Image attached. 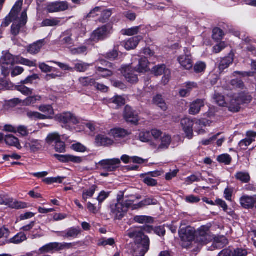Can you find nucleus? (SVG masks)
Masks as SVG:
<instances>
[{"instance_id":"f257e3e1","label":"nucleus","mask_w":256,"mask_h":256,"mask_svg":"<svg viewBox=\"0 0 256 256\" xmlns=\"http://www.w3.org/2000/svg\"><path fill=\"white\" fill-rule=\"evenodd\" d=\"M128 236L135 240L134 246V256H144L149 250L150 240L144 235L140 228L132 229L128 232Z\"/></svg>"},{"instance_id":"f03ea898","label":"nucleus","mask_w":256,"mask_h":256,"mask_svg":"<svg viewBox=\"0 0 256 256\" xmlns=\"http://www.w3.org/2000/svg\"><path fill=\"white\" fill-rule=\"evenodd\" d=\"M124 194L122 195H118L117 197V202L112 204L110 206L111 214L117 220H121L126 214L129 208L132 210L134 200H123Z\"/></svg>"},{"instance_id":"7ed1b4c3","label":"nucleus","mask_w":256,"mask_h":256,"mask_svg":"<svg viewBox=\"0 0 256 256\" xmlns=\"http://www.w3.org/2000/svg\"><path fill=\"white\" fill-rule=\"evenodd\" d=\"M251 100V96L245 93L228 96L226 98L227 104L226 107H227L230 112H238L240 109V104L250 102Z\"/></svg>"},{"instance_id":"20e7f679","label":"nucleus","mask_w":256,"mask_h":256,"mask_svg":"<svg viewBox=\"0 0 256 256\" xmlns=\"http://www.w3.org/2000/svg\"><path fill=\"white\" fill-rule=\"evenodd\" d=\"M172 142L170 136L161 131V134L158 139L150 142V146L155 152H158L168 148Z\"/></svg>"},{"instance_id":"39448f33","label":"nucleus","mask_w":256,"mask_h":256,"mask_svg":"<svg viewBox=\"0 0 256 256\" xmlns=\"http://www.w3.org/2000/svg\"><path fill=\"white\" fill-rule=\"evenodd\" d=\"M17 56H14L10 53L6 52L0 59V67L2 74L4 77L10 74L12 66L16 64Z\"/></svg>"},{"instance_id":"423d86ee","label":"nucleus","mask_w":256,"mask_h":256,"mask_svg":"<svg viewBox=\"0 0 256 256\" xmlns=\"http://www.w3.org/2000/svg\"><path fill=\"white\" fill-rule=\"evenodd\" d=\"M79 37L78 30L77 29L68 30L62 32L60 35L62 44L66 46L68 48H72L74 42L78 41Z\"/></svg>"},{"instance_id":"0eeeda50","label":"nucleus","mask_w":256,"mask_h":256,"mask_svg":"<svg viewBox=\"0 0 256 256\" xmlns=\"http://www.w3.org/2000/svg\"><path fill=\"white\" fill-rule=\"evenodd\" d=\"M178 234L181 240L183 242L182 246L188 248L194 238V231L192 228L181 225Z\"/></svg>"},{"instance_id":"6e6552de","label":"nucleus","mask_w":256,"mask_h":256,"mask_svg":"<svg viewBox=\"0 0 256 256\" xmlns=\"http://www.w3.org/2000/svg\"><path fill=\"white\" fill-rule=\"evenodd\" d=\"M112 32V28L110 25H104L94 30L91 34L90 39L94 42L103 40L108 38Z\"/></svg>"},{"instance_id":"1a4fd4ad","label":"nucleus","mask_w":256,"mask_h":256,"mask_svg":"<svg viewBox=\"0 0 256 256\" xmlns=\"http://www.w3.org/2000/svg\"><path fill=\"white\" fill-rule=\"evenodd\" d=\"M27 22L26 10L22 12L20 17L18 18L14 22L11 27V32L14 36H17L21 32Z\"/></svg>"},{"instance_id":"9d476101","label":"nucleus","mask_w":256,"mask_h":256,"mask_svg":"<svg viewBox=\"0 0 256 256\" xmlns=\"http://www.w3.org/2000/svg\"><path fill=\"white\" fill-rule=\"evenodd\" d=\"M22 5V0H20L16 2L9 15L2 22L1 25L2 27H7L12 20L14 22L16 19H17L18 14L21 10Z\"/></svg>"},{"instance_id":"9b49d317","label":"nucleus","mask_w":256,"mask_h":256,"mask_svg":"<svg viewBox=\"0 0 256 256\" xmlns=\"http://www.w3.org/2000/svg\"><path fill=\"white\" fill-rule=\"evenodd\" d=\"M177 60L181 67L185 70H190L192 68V56L188 48H184V54L179 56Z\"/></svg>"},{"instance_id":"f8f14e48","label":"nucleus","mask_w":256,"mask_h":256,"mask_svg":"<svg viewBox=\"0 0 256 256\" xmlns=\"http://www.w3.org/2000/svg\"><path fill=\"white\" fill-rule=\"evenodd\" d=\"M161 134V131L158 129H152L150 131L141 132L139 134L138 138L140 140L144 142H154L152 140V137L154 140L158 139Z\"/></svg>"},{"instance_id":"ddd939ff","label":"nucleus","mask_w":256,"mask_h":256,"mask_svg":"<svg viewBox=\"0 0 256 256\" xmlns=\"http://www.w3.org/2000/svg\"><path fill=\"white\" fill-rule=\"evenodd\" d=\"M0 205L8 206L15 209L24 208L26 207V203L14 200L12 198L2 195H0Z\"/></svg>"},{"instance_id":"4468645a","label":"nucleus","mask_w":256,"mask_h":256,"mask_svg":"<svg viewBox=\"0 0 256 256\" xmlns=\"http://www.w3.org/2000/svg\"><path fill=\"white\" fill-rule=\"evenodd\" d=\"M58 120L64 124H76L80 123V119L78 118L73 114L66 112L58 114L56 116Z\"/></svg>"},{"instance_id":"2eb2a0df","label":"nucleus","mask_w":256,"mask_h":256,"mask_svg":"<svg viewBox=\"0 0 256 256\" xmlns=\"http://www.w3.org/2000/svg\"><path fill=\"white\" fill-rule=\"evenodd\" d=\"M120 163L118 158L108 159L101 160L99 162L100 168L108 172H113L118 168V165Z\"/></svg>"},{"instance_id":"dca6fc26","label":"nucleus","mask_w":256,"mask_h":256,"mask_svg":"<svg viewBox=\"0 0 256 256\" xmlns=\"http://www.w3.org/2000/svg\"><path fill=\"white\" fill-rule=\"evenodd\" d=\"M180 124L186 137L190 140L192 139L194 136V120L190 118H184L182 119Z\"/></svg>"},{"instance_id":"f3484780","label":"nucleus","mask_w":256,"mask_h":256,"mask_svg":"<svg viewBox=\"0 0 256 256\" xmlns=\"http://www.w3.org/2000/svg\"><path fill=\"white\" fill-rule=\"evenodd\" d=\"M241 206L246 209L256 208V195H243L240 199Z\"/></svg>"},{"instance_id":"a211bd4d","label":"nucleus","mask_w":256,"mask_h":256,"mask_svg":"<svg viewBox=\"0 0 256 256\" xmlns=\"http://www.w3.org/2000/svg\"><path fill=\"white\" fill-rule=\"evenodd\" d=\"M152 72L156 76L162 75L164 73V76L162 78V82L164 84H166L168 82L170 72L169 70L166 69L164 65H158L154 67L152 69Z\"/></svg>"},{"instance_id":"6ab92c4d","label":"nucleus","mask_w":256,"mask_h":256,"mask_svg":"<svg viewBox=\"0 0 256 256\" xmlns=\"http://www.w3.org/2000/svg\"><path fill=\"white\" fill-rule=\"evenodd\" d=\"M54 156L60 162H72L74 164H80L84 160V158L82 157L76 156L70 154L60 155L55 154Z\"/></svg>"},{"instance_id":"aec40b11","label":"nucleus","mask_w":256,"mask_h":256,"mask_svg":"<svg viewBox=\"0 0 256 256\" xmlns=\"http://www.w3.org/2000/svg\"><path fill=\"white\" fill-rule=\"evenodd\" d=\"M124 116L126 121L129 122L136 124L138 121V114L128 106L125 107Z\"/></svg>"},{"instance_id":"412c9836","label":"nucleus","mask_w":256,"mask_h":256,"mask_svg":"<svg viewBox=\"0 0 256 256\" xmlns=\"http://www.w3.org/2000/svg\"><path fill=\"white\" fill-rule=\"evenodd\" d=\"M204 106V103L202 100H196L190 104L189 114L192 115H196L200 111L201 108Z\"/></svg>"},{"instance_id":"4be33fe9","label":"nucleus","mask_w":256,"mask_h":256,"mask_svg":"<svg viewBox=\"0 0 256 256\" xmlns=\"http://www.w3.org/2000/svg\"><path fill=\"white\" fill-rule=\"evenodd\" d=\"M44 40H39L32 44L29 45L27 48V52L31 54H38L42 47L44 45Z\"/></svg>"},{"instance_id":"5701e85b","label":"nucleus","mask_w":256,"mask_h":256,"mask_svg":"<svg viewBox=\"0 0 256 256\" xmlns=\"http://www.w3.org/2000/svg\"><path fill=\"white\" fill-rule=\"evenodd\" d=\"M140 38L141 37L140 36H134L128 40L124 41L122 42V44L128 50H133L137 46Z\"/></svg>"},{"instance_id":"b1692460","label":"nucleus","mask_w":256,"mask_h":256,"mask_svg":"<svg viewBox=\"0 0 256 256\" xmlns=\"http://www.w3.org/2000/svg\"><path fill=\"white\" fill-rule=\"evenodd\" d=\"M24 147L29 149L31 152H35L40 150L42 147L40 140L34 139H28L25 143Z\"/></svg>"},{"instance_id":"393cba45","label":"nucleus","mask_w":256,"mask_h":256,"mask_svg":"<svg viewBox=\"0 0 256 256\" xmlns=\"http://www.w3.org/2000/svg\"><path fill=\"white\" fill-rule=\"evenodd\" d=\"M64 18H46L44 20L42 24V26H60L64 24V22H62V20Z\"/></svg>"},{"instance_id":"a878e982","label":"nucleus","mask_w":256,"mask_h":256,"mask_svg":"<svg viewBox=\"0 0 256 256\" xmlns=\"http://www.w3.org/2000/svg\"><path fill=\"white\" fill-rule=\"evenodd\" d=\"M42 96L40 95H34L33 96H30L26 98L24 100H21L18 98L16 99L18 103H22L23 106H30L35 104L36 102L42 100Z\"/></svg>"},{"instance_id":"bb28decb","label":"nucleus","mask_w":256,"mask_h":256,"mask_svg":"<svg viewBox=\"0 0 256 256\" xmlns=\"http://www.w3.org/2000/svg\"><path fill=\"white\" fill-rule=\"evenodd\" d=\"M122 72L124 78L129 82L134 84L138 81V78L136 75L132 72V70L129 66L125 68Z\"/></svg>"},{"instance_id":"cd10ccee","label":"nucleus","mask_w":256,"mask_h":256,"mask_svg":"<svg viewBox=\"0 0 256 256\" xmlns=\"http://www.w3.org/2000/svg\"><path fill=\"white\" fill-rule=\"evenodd\" d=\"M158 176V172H152L150 174H144L142 175V177L144 178L143 182L144 184L148 186H154L157 185L156 180L152 178Z\"/></svg>"},{"instance_id":"c85d7f7f","label":"nucleus","mask_w":256,"mask_h":256,"mask_svg":"<svg viewBox=\"0 0 256 256\" xmlns=\"http://www.w3.org/2000/svg\"><path fill=\"white\" fill-rule=\"evenodd\" d=\"M150 63L146 58H141L138 64L135 68V70L138 72H146L150 70Z\"/></svg>"},{"instance_id":"c756f323","label":"nucleus","mask_w":256,"mask_h":256,"mask_svg":"<svg viewBox=\"0 0 256 256\" xmlns=\"http://www.w3.org/2000/svg\"><path fill=\"white\" fill-rule=\"evenodd\" d=\"M130 134V132L122 128L112 129L110 132V134L114 136V138H124Z\"/></svg>"},{"instance_id":"7c9ffc66","label":"nucleus","mask_w":256,"mask_h":256,"mask_svg":"<svg viewBox=\"0 0 256 256\" xmlns=\"http://www.w3.org/2000/svg\"><path fill=\"white\" fill-rule=\"evenodd\" d=\"M228 244L226 238L224 236H218L214 238L210 250H213L216 248H221Z\"/></svg>"},{"instance_id":"2f4dec72","label":"nucleus","mask_w":256,"mask_h":256,"mask_svg":"<svg viewBox=\"0 0 256 256\" xmlns=\"http://www.w3.org/2000/svg\"><path fill=\"white\" fill-rule=\"evenodd\" d=\"M158 201L154 198H148L140 202L138 204H133L132 210H136L150 205H156L158 204Z\"/></svg>"},{"instance_id":"473e14b6","label":"nucleus","mask_w":256,"mask_h":256,"mask_svg":"<svg viewBox=\"0 0 256 256\" xmlns=\"http://www.w3.org/2000/svg\"><path fill=\"white\" fill-rule=\"evenodd\" d=\"M96 143L98 146H108L112 145L114 142L104 136L99 134L96 138Z\"/></svg>"},{"instance_id":"72a5a7b5","label":"nucleus","mask_w":256,"mask_h":256,"mask_svg":"<svg viewBox=\"0 0 256 256\" xmlns=\"http://www.w3.org/2000/svg\"><path fill=\"white\" fill-rule=\"evenodd\" d=\"M38 109L41 112L45 114L44 116L48 117L46 119L52 118L54 114V110L51 105L42 104L38 106Z\"/></svg>"},{"instance_id":"f704fd0d","label":"nucleus","mask_w":256,"mask_h":256,"mask_svg":"<svg viewBox=\"0 0 256 256\" xmlns=\"http://www.w3.org/2000/svg\"><path fill=\"white\" fill-rule=\"evenodd\" d=\"M59 242H50L45 244L39 249V252L40 254L50 252L54 250L56 251L58 250Z\"/></svg>"},{"instance_id":"c9c22d12","label":"nucleus","mask_w":256,"mask_h":256,"mask_svg":"<svg viewBox=\"0 0 256 256\" xmlns=\"http://www.w3.org/2000/svg\"><path fill=\"white\" fill-rule=\"evenodd\" d=\"M81 232V230L79 228H71L68 229L66 231L62 232L61 236L64 238H73L78 236Z\"/></svg>"},{"instance_id":"e433bc0d","label":"nucleus","mask_w":256,"mask_h":256,"mask_svg":"<svg viewBox=\"0 0 256 256\" xmlns=\"http://www.w3.org/2000/svg\"><path fill=\"white\" fill-rule=\"evenodd\" d=\"M26 116L32 120H46V116H44L43 114H42L38 112L32 111L28 110L26 111Z\"/></svg>"},{"instance_id":"4c0bfd02","label":"nucleus","mask_w":256,"mask_h":256,"mask_svg":"<svg viewBox=\"0 0 256 256\" xmlns=\"http://www.w3.org/2000/svg\"><path fill=\"white\" fill-rule=\"evenodd\" d=\"M61 140L60 135L57 132H54L50 133L48 135L46 140V142L49 144H51L52 146H54V145H55Z\"/></svg>"},{"instance_id":"58836bf2","label":"nucleus","mask_w":256,"mask_h":256,"mask_svg":"<svg viewBox=\"0 0 256 256\" xmlns=\"http://www.w3.org/2000/svg\"><path fill=\"white\" fill-rule=\"evenodd\" d=\"M4 140L6 143L9 146H15L18 149L22 148L18 138L12 134L6 136Z\"/></svg>"},{"instance_id":"ea45409f","label":"nucleus","mask_w":256,"mask_h":256,"mask_svg":"<svg viewBox=\"0 0 256 256\" xmlns=\"http://www.w3.org/2000/svg\"><path fill=\"white\" fill-rule=\"evenodd\" d=\"M236 178L242 183H248L250 180L249 173L246 171L238 172L235 174Z\"/></svg>"},{"instance_id":"a19ab883","label":"nucleus","mask_w":256,"mask_h":256,"mask_svg":"<svg viewBox=\"0 0 256 256\" xmlns=\"http://www.w3.org/2000/svg\"><path fill=\"white\" fill-rule=\"evenodd\" d=\"M234 59L232 56H228L222 59L220 63L218 68L220 72L227 68L232 63Z\"/></svg>"},{"instance_id":"79ce46f5","label":"nucleus","mask_w":256,"mask_h":256,"mask_svg":"<svg viewBox=\"0 0 256 256\" xmlns=\"http://www.w3.org/2000/svg\"><path fill=\"white\" fill-rule=\"evenodd\" d=\"M26 239L27 237L26 234L22 232H20L18 234L12 238L8 240V242L10 243H12L14 244H19L26 240Z\"/></svg>"},{"instance_id":"37998d69","label":"nucleus","mask_w":256,"mask_h":256,"mask_svg":"<svg viewBox=\"0 0 256 256\" xmlns=\"http://www.w3.org/2000/svg\"><path fill=\"white\" fill-rule=\"evenodd\" d=\"M36 60H30L22 57L17 56L16 64H22L29 67H34L36 66Z\"/></svg>"},{"instance_id":"c03bdc74","label":"nucleus","mask_w":256,"mask_h":256,"mask_svg":"<svg viewBox=\"0 0 256 256\" xmlns=\"http://www.w3.org/2000/svg\"><path fill=\"white\" fill-rule=\"evenodd\" d=\"M213 100L216 104L220 106L226 107L227 104L226 98L219 93H216L213 96Z\"/></svg>"},{"instance_id":"a18cd8bd","label":"nucleus","mask_w":256,"mask_h":256,"mask_svg":"<svg viewBox=\"0 0 256 256\" xmlns=\"http://www.w3.org/2000/svg\"><path fill=\"white\" fill-rule=\"evenodd\" d=\"M134 220L139 224H146L153 222V219L150 216H137L134 217Z\"/></svg>"},{"instance_id":"49530a36","label":"nucleus","mask_w":256,"mask_h":256,"mask_svg":"<svg viewBox=\"0 0 256 256\" xmlns=\"http://www.w3.org/2000/svg\"><path fill=\"white\" fill-rule=\"evenodd\" d=\"M96 189L95 185L92 186L89 189L85 190L82 192V199L86 202L89 198H92L94 194Z\"/></svg>"},{"instance_id":"de8ad7c7","label":"nucleus","mask_w":256,"mask_h":256,"mask_svg":"<svg viewBox=\"0 0 256 256\" xmlns=\"http://www.w3.org/2000/svg\"><path fill=\"white\" fill-rule=\"evenodd\" d=\"M154 103L158 105L162 110H166L167 108L166 104L163 100L162 96L160 95H157L153 98Z\"/></svg>"},{"instance_id":"09e8293b","label":"nucleus","mask_w":256,"mask_h":256,"mask_svg":"<svg viewBox=\"0 0 256 256\" xmlns=\"http://www.w3.org/2000/svg\"><path fill=\"white\" fill-rule=\"evenodd\" d=\"M96 72L103 78H107L112 75L113 72L112 70L106 68L98 66L96 68Z\"/></svg>"},{"instance_id":"8fccbe9b","label":"nucleus","mask_w":256,"mask_h":256,"mask_svg":"<svg viewBox=\"0 0 256 256\" xmlns=\"http://www.w3.org/2000/svg\"><path fill=\"white\" fill-rule=\"evenodd\" d=\"M217 160L220 162L226 165H228L232 162V158L228 154H222L218 156L216 158Z\"/></svg>"},{"instance_id":"3c124183","label":"nucleus","mask_w":256,"mask_h":256,"mask_svg":"<svg viewBox=\"0 0 256 256\" xmlns=\"http://www.w3.org/2000/svg\"><path fill=\"white\" fill-rule=\"evenodd\" d=\"M16 89L25 96H30L32 94V90L24 86V84L16 86Z\"/></svg>"},{"instance_id":"603ef678","label":"nucleus","mask_w":256,"mask_h":256,"mask_svg":"<svg viewBox=\"0 0 256 256\" xmlns=\"http://www.w3.org/2000/svg\"><path fill=\"white\" fill-rule=\"evenodd\" d=\"M110 102L115 104L117 106L124 104L125 100L121 96H115L110 100Z\"/></svg>"},{"instance_id":"864d4df0","label":"nucleus","mask_w":256,"mask_h":256,"mask_svg":"<svg viewBox=\"0 0 256 256\" xmlns=\"http://www.w3.org/2000/svg\"><path fill=\"white\" fill-rule=\"evenodd\" d=\"M254 141V139L250 138H246L242 140L238 144V146L242 150H246L248 146H250Z\"/></svg>"},{"instance_id":"5fc2aeb1","label":"nucleus","mask_w":256,"mask_h":256,"mask_svg":"<svg viewBox=\"0 0 256 256\" xmlns=\"http://www.w3.org/2000/svg\"><path fill=\"white\" fill-rule=\"evenodd\" d=\"M64 177L58 176L56 178H48L43 180V181L47 184H52L53 183H62Z\"/></svg>"},{"instance_id":"6e6d98bb","label":"nucleus","mask_w":256,"mask_h":256,"mask_svg":"<svg viewBox=\"0 0 256 256\" xmlns=\"http://www.w3.org/2000/svg\"><path fill=\"white\" fill-rule=\"evenodd\" d=\"M40 79V76L38 74H33L31 76H28L26 79L21 81L20 83L24 84H32L34 80Z\"/></svg>"},{"instance_id":"4d7b16f0","label":"nucleus","mask_w":256,"mask_h":256,"mask_svg":"<svg viewBox=\"0 0 256 256\" xmlns=\"http://www.w3.org/2000/svg\"><path fill=\"white\" fill-rule=\"evenodd\" d=\"M140 30V26H134L130 28L122 30L123 34L128 36H132L137 34Z\"/></svg>"},{"instance_id":"13d9d810","label":"nucleus","mask_w":256,"mask_h":256,"mask_svg":"<svg viewBox=\"0 0 256 256\" xmlns=\"http://www.w3.org/2000/svg\"><path fill=\"white\" fill-rule=\"evenodd\" d=\"M68 4L66 1L56 2L58 12L65 11L68 8Z\"/></svg>"},{"instance_id":"bf43d9fd","label":"nucleus","mask_w":256,"mask_h":256,"mask_svg":"<svg viewBox=\"0 0 256 256\" xmlns=\"http://www.w3.org/2000/svg\"><path fill=\"white\" fill-rule=\"evenodd\" d=\"M212 33V38L216 40H222L224 36L222 30L219 28H214L213 30Z\"/></svg>"},{"instance_id":"052dcab7","label":"nucleus","mask_w":256,"mask_h":256,"mask_svg":"<svg viewBox=\"0 0 256 256\" xmlns=\"http://www.w3.org/2000/svg\"><path fill=\"white\" fill-rule=\"evenodd\" d=\"M71 148L74 150L80 152H84L87 150V148L80 142L72 144Z\"/></svg>"},{"instance_id":"680f3d73","label":"nucleus","mask_w":256,"mask_h":256,"mask_svg":"<svg viewBox=\"0 0 256 256\" xmlns=\"http://www.w3.org/2000/svg\"><path fill=\"white\" fill-rule=\"evenodd\" d=\"M90 66V64L80 62L75 64L74 69L78 72H84Z\"/></svg>"},{"instance_id":"e2e57ef3","label":"nucleus","mask_w":256,"mask_h":256,"mask_svg":"<svg viewBox=\"0 0 256 256\" xmlns=\"http://www.w3.org/2000/svg\"><path fill=\"white\" fill-rule=\"evenodd\" d=\"M230 84L234 88L243 90L244 88V84L243 82L238 79L232 80Z\"/></svg>"},{"instance_id":"0e129e2a","label":"nucleus","mask_w":256,"mask_h":256,"mask_svg":"<svg viewBox=\"0 0 256 256\" xmlns=\"http://www.w3.org/2000/svg\"><path fill=\"white\" fill-rule=\"evenodd\" d=\"M248 252L246 250L242 248H236L232 250V256H246Z\"/></svg>"},{"instance_id":"69168bd1","label":"nucleus","mask_w":256,"mask_h":256,"mask_svg":"<svg viewBox=\"0 0 256 256\" xmlns=\"http://www.w3.org/2000/svg\"><path fill=\"white\" fill-rule=\"evenodd\" d=\"M55 150L58 152H66V145L64 142L60 140L54 146Z\"/></svg>"},{"instance_id":"338daca9","label":"nucleus","mask_w":256,"mask_h":256,"mask_svg":"<svg viewBox=\"0 0 256 256\" xmlns=\"http://www.w3.org/2000/svg\"><path fill=\"white\" fill-rule=\"evenodd\" d=\"M79 80L80 82L84 86L92 85L95 82L94 79L88 77L81 78L79 79Z\"/></svg>"},{"instance_id":"774afa93","label":"nucleus","mask_w":256,"mask_h":256,"mask_svg":"<svg viewBox=\"0 0 256 256\" xmlns=\"http://www.w3.org/2000/svg\"><path fill=\"white\" fill-rule=\"evenodd\" d=\"M24 71L23 68L16 66L13 68L11 70V76L12 77H15L16 76L21 74Z\"/></svg>"}]
</instances>
